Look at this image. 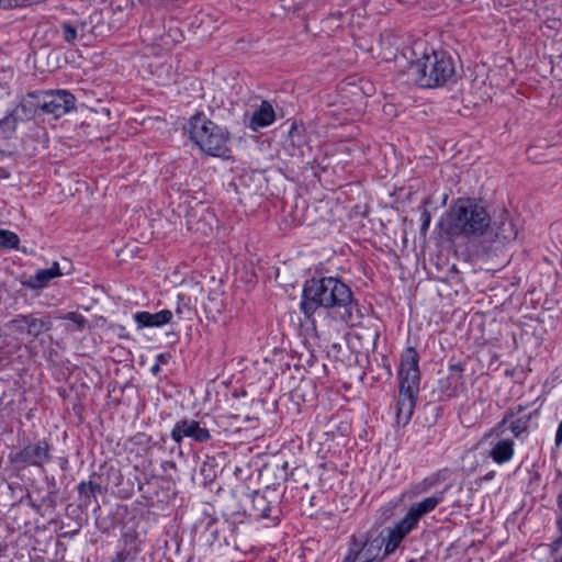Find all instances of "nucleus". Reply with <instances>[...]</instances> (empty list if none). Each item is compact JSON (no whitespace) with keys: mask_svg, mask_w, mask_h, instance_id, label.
Segmentation results:
<instances>
[{"mask_svg":"<svg viewBox=\"0 0 562 562\" xmlns=\"http://www.w3.org/2000/svg\"><path fill=\"white\" fill-rule=\"evenodd\" d=\"M515 454V442L510 438H502L496 442L492 443L491 450L488 451V457L496 464H505L508 463Z\"/></svg>","mask_w":562,"mask_h":562,"instance_id":"dca6fc26","label":"nucleus"},{"mask_svg":"<svg viewBox=\"0 0 562 562\" xmlns=\"http://www.w3.org/2000/svg\"><path fill=\"white\" fill-rule=\"evenodd\" d=\"M297 131V126L295 123L292 124L291 126V130H290V136L293 138L294 137V134L296 133Z\"/></svg>","mask_w":562,"mask_h":562,"instance_id":"58836bf2","label":"nucleus"},{"mask_svg":"<svg viewBox=\"0 0 562 562\" xmlns=\"http://www.w3.org/2000/svg\"><path fill=\"white\" fill-rule=\"evenodd\" d=\"M5 327L16 336L37 338L43 333L50 330L52 322L48 316L37 317L35 314H20L9 321Z\"/></svg>","mask_w":562,"mask_h":562,"instance_id":"6e6552de","label":"nucleus"},{"mask_svg":"<svg viewBox=\"0 0 562 562\" xmlns=\"http://www.w3.org/2000/svg\"><path fill=\"white\" fill-rule=\"evenodd\" d=\"M361 549L359 548L358 539L353 536L350 542L349 551L342 562H356L361 558Z\"/></svg>","mask_w":562,"mask_h":562,"instance_id":"7c9ffc66","label":"nucleus"},{"mask_svg":"<svg viewBox=\"0 0 562 562\" xmlns=\"http://www.w3.org/2000/svg\"><path fill=\"white\" fill-rule=\"evenodd\" d=\"M203 307H204V311L206 314H211L213 312H216V313H220L221 312V306H211V305H207V304H203Z\"/></svg>","mask_w":562,"mask_h":562,"instance_id":"e433bc0d","label":"nucleus"},{"mask_svg":"<svg viewBox=\"0 0 562 562\" xmlns=\"http://www.w3.org/2000/svg\"><path fill=\"white\" fill-rule=\"evenodd\" d=\"M531 416L526 415L516 418L509 425V429L515 438H520L524 434L528 432Z\"/></svg>","mask_w":562,"mask_h":562,"instance_id":"b1692460","label":"nucleus"},{"mask_svg":"<svg viewBox=\"0 0 562 562\" xmlns=\"http://www.w3.org/2000/svg\"><path fill=\"white\" fill-rule=\"evenodd\" d=\"M281 496L277 488L267 486L255 491L251 495L250 515L256 519L276 517L279 512Z\"/></svg>","mask_w":562,"mask_h":562,"instance_id":"1a4fd4ad","label":"nucleus"},{"mask_svg":"<svg viewBox=\"0 0 562 562\" xmlns=\"http://www.w3.org/2000/svg\"><path fill=\"white\" fill-rule=\"evenodd\" d=\"M158 370H159V366H158V364H155V366L151 368V371H153L154 373H156Z\"/></svg>","mask_w":562,"mask_h":562,"instance_id":"79ce46f5","label":"nucleus"},{"mask_svg":"<svg viewBox=\"0 0 562 562\" xmlns=\"http://www.w3.org/2000/svg\"><path fill=\"white\" fill-rule=\"evenodd\" d=\"M508 423V420L503 416L502 420L498 422L486 435L485 437H491L494 435H501L503 434V428Z\"/></svg>","mask_w":562,"mask_h":562,"instance_id":"473e14b6","label":"nucleus"},{"mask_svg":"<svg viewBox=\"0 0 562 562\" xmlns=\"http://www.w3.org/2000/svg\"><path fill=\"white\" fill-rule=\"evenodd\" d=\"M446 490L435 493L434 495L424 498L423 501L414 504L409 507L408 512L404 516L414 526H417L419 519L432 512L443 499Z\"/></svg>","mask_w":562,"mask_h":562,"instance_id":"f8f14e48","label":"nucleus"},{"mask_svg":"<svg viewBox=\"0 0 562 562\" xmlns=\"http://www.w3.org/2000/svg\"><path fill=\"white\" fill-rule=\"evenodd\" d=\"M19 119L11 111L0 120V136L10 138L16 130Z\"/></svg>","mask_w":562,"mask_h":562,"instance_id":"5701e85b","label":"nucleus"},{"mask_svg":"<svg viewBox=\"0 0 562 562\" xmlns=\"http://www.w3.org/2000/svg\"><path fill=\"white\" fill-rule=\"evenodd\" d=\"M490 228H492L495 237L503 241L514 240L517 237V229L506 213L501 216L499 221L491 223Z\"/></svg>","mask_w":562,"mask_h":562,"instance_id":"aec40b11","label":"nucleus"},{"mask_svg":"<svg viewBox=\"0 0 562 562\" xmlns=\"http://www.w3.org/2000/svg\"><path fill=\"white\" fill-rule=\"evenodd\" d=\"M30 99H37L40 111L59 119L75 109L76 99L67 90H47L40 92H30Z\"/></svg>","mask_w":562,"mask_h":562,"instance_id":"0eeeda50","label":"nucleus"},{"mask_svg":"<svg viewBox=\"0 0 562 562\" xmlns=\"http://www.w3.org/2000/svg\"><path fill=\"white\" fill-rule=\"evenodd\" d=\"M559 475L562 479V472ZM555 503H557L558 508L561 510L560 516H562V491L557 495Z\"/></svg>","mask_w":562,"mask_h":562,"instance_id":"4c0bfd02","label":"nucleus"},{"mask_svg":"<svg viewBox=\"0 0 562 562\" xmlns=\"http://www.w3.org/2000/svg\"><path fill=\"white\" fill-rule=\"evenodd\" d=\"M37 104V99H30L27 97L26 100H23L20 104H18L12 112L19 119V121H26L34 117L36 111L40 110Z\"/></svg>","mask_w":562,"mask_h":562,"instance_id":"4be33fe9","label":"nucleus"},{"mask_svg":"<svg viewBox=\"0 0 562 562\" xmlns=\"http://www.w3.org/2000/svg\"><path fill=\"white\" fill-rule=\"evenodd\" d=\"M8 459L19 470L29 467L44 469L45 464L52 460V445L47 439H41L18 451H11Z\"/></svg>","mask_w":562,"mask_h":562,"instance_id":"423d86ee","label":"nucleus"},{"mask_svg":"<svg viewBox=\"0 0 562 562\" xmlns=\"http://www.w3.org/2000/svg\"><path fill=\"white\" fill-rule=\"evenodd\" d=\"M409 74L422 88H439L454 77V63L447 53L431 50L411 64Z\"/></svg>","mask_w":562,"mask_h":562,"instance_id":"20e7f679","label":"nucleus"},{"mask_svg":"<svg viewBox=\"0 0 562 562\" xmlns=\"http://www.w3.org/2000/svg\"><path fill=\"white\" fill-rule=\"evenodd\" d=\"M494 475H495V472H494V471H491V472H488V473L484 476V480H485V481H490V480H492V479L494 477Z\"/></svg>","mask_w":562,"mask_h":562,"instance_id":"ea45409f","label":"nucleus"},{"mask_svg":"<svg viewBox=\"0 0 562 562\" xmlns=\"http://www.w3.org/2000/svg\"><path fill=\"white\" fill-rule=\"evenodd\" d=\"M359 548L361 549V562H380L383 559L381 553L384 544V538L376 537L374 539H358Z\"/></svg>","mask_w":562,"mask_h":562,"instance_id":"f3484780","label":"nucleus"},{"mask_svg":"<svg viewBox=\"0 0 562 562\" xmlns=\"http://www.w3.org/2000/svg\"><path fill=\"white\" fill-rule=\"evenodd\" d=\"M138 554L132 552V551H128V550H124V549H120L116 554H115V559L119 560L120 562H135L136 559H137Z\"/></svg>","mask_w":562,"mask_h":562,"instance_id":"2f4dec72","label":"nucleus"},{"mask_svg":"<svg viewBox=\"0 0 562 562\" xmlns=\"http://www.w3.org/2000/svg\"><path fill=\"white\" fill-rule=\"evenodd\" d=\"M117 336L122 339H130L131 336L130 334L126 331V328L124 326H121L119 325L117 326Z\"/></svg>","mask_w":562,"mask_h":562,"instance_id":"c9c22d12","label":"nucleus"},{"mask_svg":"<svg viewBox=\"0 0 562 562\" xmlns=\"http://www.w3.org/2000/svg\"><path fill=\"white\" fill-rule=\"evenodd\" d=\"M63 276L58 262H53L47 269H38L35 274L23 281V285L30 290H42L50 282V280Z\"/></svg>","mask_w":562,"mask_h":562,"instance_id":"4468645a","label":"nucleus"},{"mask_svg":"<svg viewBox=\"0 0 562 562\" xmlns=\"http://www.w3.org/2000/svg\"><path fill=\"white\" fill-rule=\"evenodd\" d=\"M431 203V198L427 196L423 200L419 209H422L420 214V234L425 237L427 235L430 222H431V214L428 211L427 206Z\"/></svg>","mask_w":562,"mask_h":562,"instance_id":"393cba45","label":"nucleus"},{"mask_svg":"<svg viewBox=\"0 0 562 562\" xmlns=\"http://www.w3.org/2000/svg\"><path fill=\"white\" fill-rule=\"evenodd\" d=\"M19 236L7 229H0V248L16 249L19 247Z\"/></svg>","mask_w":562,"mask_h":562,"instance_id":"a878e982","label":"nucleus"},{"mask_svg":"<svg viewBox=\"0 0 562 562\" xmlns=\"http://www.w3.org/2000/svg\"><path fill=\"white\" fill-rule=\"evenodd\" d=\"M423 484H424V486H423V488L420 490V492H425V491H427V488H428V487H430V486H431V483L426 484V482H424Z\"/></svg>","mask_w":562,"mask_h":562,"instance_id":"a19ab883","label":"nucleus"},{"mask_svg":"<svg viewBox=\"0 0 562 562\" xmlns=\"http://www.w3.org/2000/svg\"><path fill=\"white\" fill-rule=\"evenodd\" d=\"M463 372L464 367L461 362L449 364L448 374L438 381L439 391L443 396L456 397L463 391Z\"/></svg>","mask_w":562,"mask_h":562,"instance_id":"9b49d317","label":"nucleus"},{"mask_svg":"<svg viewBox=\"0 0 562 562\" xmlns=\"http://www.w3.org/2000/svg\"><path fill=\"white\" fill-rule=\"evenodd\" d=\"M133 317L137 324V328L143 329L145 327H161L169 324L173 314L170 310H161L157 313L142 311L135 313Z\"/></svg>","mask_w":562,"mask_h":562,"instance_id":"2eb2a0df","label":"nucleus"},{"mask_svg":"<svg viewBox=\"0 0 562 562\" xmlns=\"http://www.w3.org/2000/svg\"><path fill=\"white\" fill-rule=\"evenodd\" d=\"M300 306L307 317L317 308L325 307L334 319L349 326L360 324L364 316L350 288L334 277L307 280L303 286Z\"/></svg>","mask_w":562,"mask_h":562,"instance_id":"f257e3e1","label":"nucleus"},{"mask_svg":"<svg viewBox=\"0 0 562 562\" xmlns=\"http://www.w3.org/2000/svg\"><path fill=\"white\" fill-rule=\"evenodd\" d=\"M522 411L524 407L521 405H518L517 407H510L505 412L504 417L509 422L512 418L520 414Z\"/></svg>","mask_w":562,"mask_h":562,"instance_id":"72a5a7b5","label":"nucleus"},{"mask_svg":"<svg viewBox=\"0 0 562 562\" xmlns=\"http://www.w3.org/2000/svg\"><path fill=\"white\" fill-rule=\"evenodd\" d=\"M420 383L419 355L414 347H406L398 368V400L396 423L407 425L416 406Z\"/></svg>","mask_w":562,"mask_h":562,"instance_id":"f03ea898","label":"nucleus"},{"mask_svg":"<svg viewBox=\"0 0 562 562\" xmlns=\"http://www.w3.org/2000/svg\"><path fill=\"white\" fill-rule=\"evenodd\" d=\"M276 120V113L269 101H262L258 110L250 117L249 127L252 131L271 125Z\"/></svg>","mask_w":562,"mask_h":562,"instance_id":"a211bd4d","label":"nucleus"},{"mask_svg":"<svg viewBox=\"0 0 562 562\" xmlns=\"http://www.w3.org/2000/svg\"><path fill=\"white\" fill-rule=\"evenodd\" d=\"M416 526H414L407 518L403 517L389 530L387 539H384L383 555L393 553L401 544L406 535H408Z\"/></svg>","mask_w":562,"mask_h":562,"instance_id":"ddd939ff","label":"nucleus"},{"mask_svg":"<svg viewBox=\"0 0 562 562\" xmlns=\"http://www.w3.org/2000/svg\"><path fill=\"white\" fill-rule=\"evenodd\" d=\"M447 232L452 236L480 237L491 227L486 209L475 199L459 198L447 211Z\"/></svg>","mask_w":562,"mask_h":562,"instance_id":"7ed1b4c3","label":"nucleus"},{"mask_svg":"<svg viewBox=\"0 0 562 562\" xmlns=\"http://www.w3.org/2000/svg\"><path fill=\"white\" fill-rule=\"evenodd\" d=\"M44 0H0V7L3 9L23 8L37 4Z\"/></svg>","mask_w":562,"mask_h":562,"instance_id":"cd10ccee","label":"nucleus"},{"mask_svg":"<svg viewBox=\"0 0 562 562\" xmlns=\"http://www.w3.org/2000/svg\"><path fill=\"white\" fill-rule=\"evenodd\" d=\"M555 527L559 536L549 544L550 553L554 554L562 548V516L558 515L555 518Z\"/></svg>","mask_w":562,"mask_h":562,"instance_id":"c85d7f7f","label":"nucleus"},{"mask_svg":"<svg viewBox=\"0 0 562 562\" xmlns=\"http://www.w3.org/2000/svg\"><path fill=\"white\" fill-rule=\"evenodd\" d=\"M170 436L178 445H180L184 438H189L196 443H205L212 439L211 431L202 426L201 422L190 418L178 420Z\"/></svg>","mask_w":562,"mask_h":562,"instance_id":"9d476101","label":"nucleus"},{"mask_svg":"<svg viewBox=\"0 0 562 562\" xmlns=\"http://www.w3.org/2000/svg\"><path fill=\"white\" fill-rule=\"evenodd\" d=\"M59 318L72 322L76 325L77 330H82L87 326V319L85 316L77 312H68L59 316Z\"/></svg>","mask_w":562,"mask_h":562,"instance_id":"c756f323","label":"nucleus"},{"mask_svg":"<svg viewBox=\"0 0 562 562\" xmlns=\"http://www.w3.org/2000/svg\"><path fill=\"white\" fill-rule=\"evenodd\" d=\"M190 138L205 154L226 157L229 153V133L211 121L204 113H196L190 119Z\"/></svg>","mask_w":562,"mask_h":562,"instance_id":"39448f33","label":"nucleus"},{"mask_svg":"<svg viewBox=\"0 0 562 562\" xmlns=\"http://www.w3.org/2000/svg\"><path fill=\"white\" fill-rule=\"evenodd\" d=\"M110 562H120V561L114 558Z\"/></svg>","mask_w":562,"mask_h":562,"instance_id":"c03bdc74","label":"nucleus"},{"mask_svg":"<svg viewBox=\"0 0 562 562\" xmlns=\"http://www.w3.org/2000/svg\"><path fill=\"white\" fill-rule=\"evenodd\" d=\"M122 549L132 551L136 554H139L142 551V539L139 538V533L134 528H127L123 531L121 536Z\"/></svg>","mask_w":562,"mask_h":562,"instance_id":"412c9836","label":"nucleus"},{"mask_svg":"<svg viewBox=\"0 0 562 562\" xmlns=\"http://www.w3.org/2000/svg\"><path fill=\"white\" fill-rule=\"evenodd\" d=\"M60 30L64 41L69 45H74L78 38V26L70 22H63Z\"/></svg>","mask_w":562,"mask_h":562,"instance_id":"bb28decb","label":"nucleus"},{"mask_svg":"<svg viewBox=\"0 0 562 562\" xmlns=\"http://www.w3.org/2000/svg\"><path fill=\"white\" fill-rule=\"evenodd\" d=\"M552 562H562V554L560 557L553 559Z\"/></svg>","mask_w":562,"mask_h":562,"instance_id":"37998d69","label":"nucleus"},{"mask_svg":"<svg viewBox=\"0 0 562 562\" xmlns=\"http://www.w3.org/2000/svg\"><path fill=\"white\" fill-rule=\"evenodd\" d=\"M98 479L99 476L93 473L90 475L88 481H81L77 486L79 498L83 502L86 507L91 504L92 498H95L98 494L104 492V488L98 482Z\"/></svg>","mask_w":562,"mask_h":562,"instance_id":"6ab92c4d","label":"nucleus"},{"mask_svg":"<svg viewBox=\"0 0 562 562\" xmlns=\"http://www.w3.org/2000/svg\"><path fill=\"white\" fill-rule=\"evenodd\" d=\"M554 442H555L557 447H560L562 445V420L560 422V424L558 426Z\"/></svg>","mask_w":562,"mask_h":562,"instance_id":"f704fd0d","label":"nucleus"}]
</instances>
